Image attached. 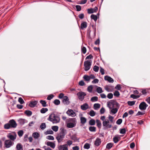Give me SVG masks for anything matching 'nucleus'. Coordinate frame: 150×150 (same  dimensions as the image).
Masks as SVG:
<instances>
[{
    "label": "nucleus",
    "instance_id": "64",
    "mask_svg": "<svg viewBox=\"0 0 150 150\" xmlns=\"http://www.w3.org/2000/svg\"><path fill=\"white\" fill-rule=\"evenodd\" d=\"M67 145H69L70 146L72 144V142L70 140H68L67 142Z\"/></svg>",
    "mask_w": 150,
    "mask_h": 150
},
{
    "label": "nucleus",
    "instance_id": "60",
    "mask_svg": "<svg viewBox=\"0 0 150 150\" xmlns=\"http://www.w3.org/2000/svg\"><path fill=\"white\" fill-rule=\"evenodd\" d=\"M71 139L74 140L75 141H76L77 140V139L76 137L74 135L71 136Z\"/></svg>",
    "mask_w": 150,
    "mask_h": 150
},
{
    "label": "nucleus",
    "instance_id": "31",
    "mask_svg": "<svg viewBox=\"0 0 150 150\" xmlns=\"http://www.w3.org/2000/svg\"><path fill=\"white\" fill-rule=\"evenodd\" d=\"M48 111V109L46 108H42L40 110V112L41 113L44 114Z\"/></svg>",
    "mask_w": 150,
    "mask_h": 150
},
{
    "label": "nucleus",
    "instance_id": "32",
    "mask_svg": "<svg viewBox=\"0 0 150 150\" xmlns=\"http://www.w3.org/2000/svg\"><path fill=\"white\" fill-rule=\"evenodd\" d=\"M83 78L84 80L87 81H89L90 79L89 76L87 75H84L83 76Z\"/></svg>",
    "mask_w": 150,
    "mask_h": 150
},
{
    "label": "nucleus",
    "instance_id": "61",
    "mask_svg": "<svg viewBox=\"0 0 150 150\" xmlns=\"http://www.w3.org/2000/svg\"><path fill=\"white\" fill-rule=\"evenodd\" d=\"M122 119H119L117 121L116 123L117 124L120 125L122 123Z\"/></svg>",
    "mask_w": 150,
    "mask_h": 150
},
{
    "label": "nucleus",
    "instance_id": "28",
    "mask_svg": "<svg viewBox=\"0 0 150 150\" xmlns=\"http://www.w3.org/2000/svg\"><path fill=\"white\" fill-rule=\"evenodd\" d=\"M25 114L27 116L29 117L32 115V112L30 110H26L25 111Z\"/></svg>",
    "mask_w": 150,
    "mask_h": 150
},
{
    "label": "nucleus",
    "instance_id": "63",
    "mask_svg": "<svg viewBox=\"0 0 150 150\" xmlns=\"http://www.w3.org/2000/svg\"><path fill=\"white\" fill-rule=\"evenodd\" d=\"M76 8L77 11H80L81 9V6L80 5H76Z\"/></svg>",
    "mask_w": 150,
    "mask_h": 150
},
{
    "label": "nucleus",
    "instance_id": "18",
    "mask_svg": "<svg viewBox=\"0 0 150 150\" xmlns=\"http://www.w3.org/2000/svg\"><path fill=\"white\" fill-rule=\"evenodd\" d=\"M101 142V139L98 138H97L96 139L95 143L94 145L97 146H98L100 145Z\"/></svg>",
    "mask_w": 150,
    "mask_h": 150
},
{
    "label": "nucleus",
    "instance_id": "14",
    "mask_svg": "<svg viewBox=\"0 0 150 150\" xmlns=\"http://www.w3.org/2000/svg\"><path fill=\"white\" fill-rule=\"evenodd\" d=\"M62 102L64 104L68 105L69 103V101L68 98L67 96H64L62 99Z\"/></svg>",
    "mask_w": 150,
    "mask_h": 150
},
{
    "label": "nucleus",
    "instance_id": "43",
    "mask_svg": "<svg viewBox=\"0 0 150 150\" xmlns=\"http://www.w3.org/2000/svg\"><path fill=\"white\" fill-rule=\"evenodd\" d=\"M135 101H128L127 102L129 106H132L134 105Z\"/></svg>",
    "mask_w": 150,
    "mask_h": 150
},
{
    "label": "nucleus",
    "instance_id": "45",
    "mask_svg": "<svg viewBox=\"0 0 150 150\" xmlns=\"http://www.w3.org/2000/svg\"><path fill=\"white\" fill-rule=\"evenodd\" d=\"M89 115L91 117H93L95 115L96 113L93 110H91L89 112Z\"/></svg>",
    "mask_w": 150,
    "mask_h": 150
},
{
    "label": "nucleus",
    "instance_id": "16",
    "mask_svg": "<svg viewBox=\"0 0 150 150\" xmlns=\"http://www.w3.org/2000/svg\"><path fill=\"white\" fill-rule=\"evenodd\" d=\"M46 144L47 146H50L53 149H54L55 146V144L52 142H47Z\"/></svg>",
    "mask_w": 150,
    "mask_h": 150
},
{
    "label": "nucleus",
    "instance_id": "2",
    "mask_svg": "<svg viewBox=\"0 0 150 150\" xmlns=\"http://www.w3.org/2000/svg\"><path fill=\"white\" fill-rule=\"evenodd\" d=\"M60 118L59 115L54 113H52L50 115L47 120L52 122L53 124L59 123L60 121Z\"/></svg>",
    "mask_w": 150,
    "mask_h": 150
},
{
    "label": "nucleus",
    "instance_id": "48",
    "mask_svg": "<svg viewBox=\"0 0 150 150\" xmlns=\"http://www.w3.org/2000/svg\"><path fill=\"white\" fill-rule=\"evenodd\" d=\"M46 138L48 139L52 140H53L54 139V137L51 135H49L47 136L46 137Z\"/></svg>",
    "mask_w": 150,
    "mask_h": 150
},
{
    "label": "nucleus",
    "instance_id": "12",
    "mask_svg": "<svg viewBox=\"0 0 150 150\" xmlns=\"http://www.w3.org/2000/svg\"><path fill=\"white\" fill-rule=\"evenodd\" d=\"M66 113L68 115L72 117H74L76 115V113L73 110L71 109H69Z\"/></svg>",
    "mask_w": 150,
    "mask_h": 150
},
{
    "label": "nucleus",
    "instance_id": "47",
    "mask_svg": "<svg viewBox=\"0 0 150 150\" xmlns=\"http://www.w3.org/2000/svg\"><path fill=\"white\" fill-rule=\"evenodd\" d=\"M18 136L20 137H21L23 136V130H21L19 131L18 132Z\"/></svg>",
    "mask_w": 150,
    "mask_h": 150
},
{
    "label": "nucleus",
    "instance_id": "62",
    "mask_svg": "<svg viewBox=\"0 0 150 150\" xmlns=\"http://www.w3.org/2000/svg\"><path fill=\"white\" fill-rule=\"evenodd\" d=\"M105 110L103 107L100 110V113L102 114H103L105 112Z\"/></svg>",
    "mask_w": 150,
    "mask_h": 150
},
{
    "label": "nucleus",
    "instance_id": "15",
    "mask_svg": "<svg viewBox=\"0 0 150 150\" xmlns=\"http://www.w3.org/2000/svg\"><path fill=\"white\" fill-rule=\"evenodd\" d=\"M104 79L105 80L108 81L110 83H112L114 82L113 79L110 77L108 76H105Z\"/></svg>",
    "mask_w": 150,
    "mask_h": 150
},
{
    "label": "nucleus",
    "instance_id": "52",
    "mask_svg": "<svg viewBox=\"0 0 150 150\" xmlns=\"http://www.w3.org/2000/svg\"><path fill=\"white\" fill-rule=\"evenodd\" d=\"M88 13L89 14H91L94 13L93 11V8H89L87 9Z\"/></svg>",
    "mask_w": 150,
    "mask_h": 150
},
{
    "label": "nucleus",
    "instance_id": "58",
    "mask_svg": "<svg viewBox=\"0 0 150 150\" xmlns=\"http://www.w3.org/2000/svg\"><path fill=\"white\" fill-rule=\"evenodd\" d=\"M113 97V95L112 93H109L107 95V98L109 99H111Z\"/></svg>",
    "mask_w": 150,
    "mask_h": 150
},
{
    "label": "nucleus",
    "instance_id": "50",
    "mask_svg": "<svg viewBox=\"0 0 150 150\" xmlns=\"http://www.w3.org/2000/svg\"><path fill=\"white\" fill-rule=\"evenodd\" d=\"M99 69V67H98L96 65L94 66L93 69L95 71L97 72L98 71Z\"/></svg>",
    "mask_w": 150,
    "mask_h": 150
},
{
    "label": "nucleus",
    "instance_id": "59",
    "mask_svg": "<svg viewBox=\"0 0 150 150\" xmlns=\"http://www.w3.org/2000/svg\"><path fill=\"white\" fill-rule=\"evenodd\" d=\"M120 133L121 134H124L126 133V129L125 128L121 129Z\"/></svg>",
    "mask_w": 150,
    "mask_h": 150
},
{
    "label": "nucleus",
    "instance_id": "24",
    "mask_svg": "<svg viewBox=\"0 0 150 150\" xmlns=\"http://www.w3.org/2000/svg\"><path fill=\"white\" fill-rule=\"evenodd\" d=\"M32 136L35 139H38L40 136V134L38 132H34Z\"/></svg>",
    "mask_w": 150,
    "mask_h": 150
},
{
    "label": "nucleus",
    "instance_id": "39",
    "mask_svg": "<svg viewBox=\"0 0 150 150\" xmlns=\"http://www.w3.org/2000/svg\"><path fill=\"white\" fill-rule=\"evenodd\" d=\"M89 130L92 132H95L96 131V127H95L91 126L89 127Z\"/></svg>",
    "mask_w": 150,
    "mask_h": 150
},
{
    "label": "nucleus",
    "instance_id": "3",
    "mask_svg": "<svg viewBox=\"0 0 150 150\" xmlns=\"http://www.w3.org/2000/svg\"><path fill=\"white\" fill-rule=\"evenodd\" d=\"M60 130V132L57 134L56 136V139L59 143L62 141L67 133L66 130L63 127L61 128Z\"/></svg>",
    "mask_w": 150,
    "mask_h": 150
},
{
    "label": "nucleus",
    "instance_id": "22",
    "mask_svg": "<svg viewBox=\"0 0 150 150\" xmlns=\"http://www.w3.org/2000/svg\"><path fill=\"white\" fill-rule=\"evenodd\" d=\"M87 26V23L85 22H83L81 25V28L83 30L84 28H86Z\"/></svg>",
    "mask_w": 150,
    "mask_h": 150
},
{
    "label": "nucleus",
    "instance_id": "54",
    "mask_svg": "<svg viewBox=\"0 0 150 150\" xmlns=\"http://www.w3.org/2000/svg\"><path fill=\"white\" fill-rule=\"evenodd\" d=\"M54 96L53 95L51 94L49 95L47 98V99L48 100H50L52 99L54 97Z\"/></svg>",
    "mask_w": 150,
    "mask_h": 150
},
{
    "label": "nucleus",
    "instance_id": "13",
    "mask_svg": "<svg viewBox=\"0 0 150 150\" xmlns=\"http://www.w3.org/2000/svg\"><path fill=\"white\" fill-rule=\"evenodd\" d=\"M58 149L59 150H68V145L67 144L59 146Z\"/></svg>",
    "mask_w": 150,
    "mask_h": 150
},
{
    "label": "nucleus",
    "instance_id": "6",
    "mask_svg": "<svg viewBox=\"0 0 150 150\" xmlns=\"http://www.w3.org/2000/svg\"><path fill=\"white\" fill-rule=\"evenodd\" d=\"M69 122L67 124V127L69 128H72L74 127L76 125V119L75 118H70L69 119Z\"/></svg>",
    "mask_w": 150,
    "mask_h": 150
},
{
    "label": "nucleus",
    "instance_id": "53",
    "mask_svg": "<svg viewBox=\"0 0 150 150\" xmlns=\"http://www.w3.org/2000/svg\"><path fill=\"white\" fill-rule=\"evenodd\" d=\"M145 113V112L138 111L136 114V116L141 115H144Z\"/></svg>",
    "mask_w": 150,
    "mask_h": 150
},
{
    "label": "nucleus",
    "instance_id": "41",
    "mask_svg": "<svg viewBox=\"0 0 150 150\" xmlns=\"http://www.w3.org/2000/svg\"><path fill=\"white\" fill-rule=\"evenodd\" d=\"M110 87L112 88V89H113L114 87L113 86H110L109 87L106 86L105 87V89L108 92H110L111 91Z\"/></svg>",
    "mask_w": 150,
    "mask_h": 150
},
{
    "label": "nucleus",
    "instance_id": "4",
    "mask_svg": "<svg viewBox=\"0 0 150 150\" xmlns=\"http://www.w3.org/2000/svg\"><path fill=\"white\" fill-rule=\"evenodd\" d=\"M17 125V124L15 121L13 119H12L4 125V128L5 129H7L11 128H15Z\"/></svg>",
    "mask_w": 150,
    "mask_h": 150
},
{
    "label": "nucleus",
    "instance_id": "55",
    "mask_svg": "<svg viewBox=\"0 0 150 150\" xmlns=\"http://www.w3.org/2000/svg\"><path fill=\"white\" fill-rule=\"evenodd\" d=\"M114 95L115 96L118 97L120 95V93L118 91H115L114 93Z\"/></svg>",
    "mask_w": 150,
    "mask_h": 150
},
{
    "label": "nucleus",
    "instance_id": "40",
    "mask_svg": "<svg viewBox=\"0 0 150 150\" xmlns=\"http://www.w3.org/2000/svg\"><path fill=\"white\" fill-rule=\"evenodd\" d=\"M89 124L91 125H94L95 124V120L94 119L91 120L89 122Z\"/></svg>",
    "mask_w": 150,
    "mask_h": 150
},
{
    "label": "nucleus",
    "instance_id": "30",
    "mask_svg": "<svg viewBox=\"0 0 150 150\" xmlns=\"http://www.w3.org/2000/svg\"><path fill=\"white\" fill-rule=\"evenodd\" d=\"M100 106V105L99 103H95L93 105L94 108L95 110L99 108Z\"/></svg>",
    "mask_w": 150,
    "mask_h": 150
},
{
    "label": "nucleus",
    "instance_id": "9",
    "mask_svg": "<svg viewBox=\"0 0 150 150\" xmlns=\"http://www.w3.org/2000/svg\"><path fill=\"white\" fill-rule=\"evenodd\" d=\"M92 62L89 60L85 61L84 62V70L85 71H88L91 68V65Z\"/></svg>",
    "mask_w": 150,
    "mask_h": 150
},
{
    "label": "nucleus",
    "instance_id": "19",
    "mask_svg": "<svg viewBox=\"0 0 150 150\" xmlns=\"http://www.w3.org/2000/svg\"><path fill=\"white\" fill-rule=\"evenodd\" d=\"M88 105L87 103H85L81 106V109L83 110H86L88 108Z\"/></svg>",
    "mask_w": 150,
    "mask_h": 150
},
{
    "label": "nucleus",
    "instance_id": "10",
    "mask_svg": "<svg viewBox=\"0 0 150 150\" xmlns=\"http://www.w3.org/2000/svg\"><path fill=\"white\" fill-rule=\"evenodd\" d=\"M77 95L78 96L79 99L81 100H83L84 97L86 95V94L83 92H79L77 93Z\"/></svg>",
    "mask_w": 150,
    "mask_h": 150
},
{
    "label": "nucleus",
    "instance_id": "35",
    "mask_svg": "<svg viewBox=\"0 0 150 150\" xmlns=\"http://www.w3.org/2000/svg\"><path fill=\"white\" fill-rule=\"evenodd\" d=\"M97 88L96 89V91L99 93H100L103 92L102 88L100 87H98L97 86Z\"/></svg>",
    "mask_w": 150,
    "mask_h": 150
},
{
    "label": "nucleus",
    "instance_id": "46",
    "mask_svg": "<svg viewBox=\"0 0 150 150\" xmlns=\"http://www.w3.org/2000/svg\"><path fill=\"white\" fill-rule=\"evenodd\" d=\"M84 148L86 149H88L90 148V145L88 143H86L84 146Z\"/></svg>",
    "mask_w": 150,
    "mask_h": 150
},
{
    "label": "nucleus",
    "instance_id": "29",
    "mask_svg": "<svg viewBox=\"0 0 150 150\" xmlns=\"http://www.w3.org/2000/svg\"><path fill=\"white\" fill-rule=\"evenodd\" d=\"M54 133L53 131L51 129H49L47 130L45 132V134L46 135L50 134H52Z\"/></svg>",
    "mask_w": 150,
    "mask_h": 150
},
{
    "label": "nucleus",
    "instance_id": "27",
    "mask_svg": "<svg viewBox=\"0 0 150 150\" xmlns=\"http://www.w3.org/2000/svg\"><path fill=\"white\" fill-rule=\"evenodd\" d=\"M81 123L82 124H85L86 121V119L84 117H80Z\"/></svg>",
    "mask_w": 150,
    "mask_h": 150
},
{
    "label": "nucleus",
    "instance_id": "21",
    "mask_svg": "<svg viewBox=\"0 0 150 150\" xmlns=\"http://www.w3.org/2000/svg\"><path fill=\"white\" fill-rule=\"evenodd\" d=\"M40 103L41 104L43 107H46L48 106V104L45 100H41L40 101Z\"/></svg>",
    "mask_w": 150,
    "mask_h": 150
},
{
    "label": "nucleus",
    "instance_id": "56",
    "mask_svg": "<svg viewBox=\"0 0 150 150\" xmlns=\"http://www.w3.org/2000/svg\"><path fill=\"white\" fill-rule=\"evenodd\" d=\"M81 52L83 54L86 53V49L85 47H83L81 48Z\"/></svg>",
    "mask_w": 150,
    "mask_h": 150
},
{
    "label": "nucleus",
    "instance_id": "25",
    "mask_svg": "<svg viewBox=\"0 0 150 150\" xmlns=\"http://www.w3.org/2000/svg\"><path fill=\"white\" fill-rule=\"evenodd\" d=\"M96 122L98 127L99 128H100L102 126V124L100 121L99 120H96Z\"/></svg>",
    "mask_w": 150,
    "mask_h": 150
},
{
    "label": "nucleus",
    "instance_id": "37",
    "mask_svg": "<svg viewBox=\"0 0 150 150\" xmlns=\"http://www.w3.org/2000/svg\"><path fill=\"white\" fill-rule=\"evenodd\" d=\"M40 128L42 130L45 129L46 127V125L45 123H42L40 126Z\"/></svg>",
    "mask_w": 150,
    "mask_h": 150
},
{
    "label": "nucleus",
    "instance_id": "49",
    "mask_svg": "<svg viewBox=\"0 0 150 150\" xmlns=\"http://www.w3.org/2000/svg\"><path fill=\"white\" fill-rule=\"evenodd\" d=\"M54 103L55 105H58L60 104V101L59 100L56 99L54 101Z\"/></svg>",
    "mask_w": 150,
    "mask_h": 150
},
{
    "label": "nucleus",
    "instance_id": "7",
    "mask_svg": "<svg viewBox=\"0 0 150 150\" xmlns=\"http://www.w3.org/2000/svg\"><path fill=\"white\" fill-rule=\"evenodd\" d=\"M7 137L9 139H8L13 142L16 138L17 134L16 132H12L11 133H8L7 135Z\"/></svg>",
    "mask_w": 150,
    "mask_h": 150
},
{
    "label": "nucleus",
    "instance_id": "26",
    "mask_svg": "<svg viewBox=\"0 0 150 150\" xmlns=\"http://www.w3.org/2000/svg\"><path fill=\"white\" fill-rule=\"evenodd\" d=\"M17 150H23L22 145L20 143H18L16 145Z\"/></svg>",
    "mask_w": 150,
    "mask_h": 150
},
{
    "label": "nucleus",
    "instance_id": "51",
    "mask_svg": "<svg viewBox=\"0 0 150 150\" xmlns=\"http://www.w3.org/2000/svg\"><path fill=\"white\" fill-rule=\"evenodd\" d=\"M113 141L115 143H116L119 141L118 137H115L113 138Z\"/></svg>",
    "mask_w": 150,
    "mask_h": 150
},
{
    "label": "nucleus",
    "instance_id": "5",
    "mask_svg": "<svg viewBox=\"0 0 150 150\" xmlns=\"http://www.w3.org/2000/svg\"><path fill=\"white\" fill-rule=\"evenodd\" d=\"M107 103L108 107L110 109L117 107L119 108L120 107L119 104L113 100H110L109 102H108Z\"/></svg>",
    "mask_w": 150,
    "mask_h": 150
},
{
    "label": "nucleus",
    "instance_id": "11",
    "mask_svg": "<svg viewBox=\"0 0 150 150\" xmlns=\"http://www.w3.org/2000/svg\"><path fill=\"white\" fill-rule=\"evenodd\" d=\"M148 106L145 102H141L139 104V108L141 110H145L146 109V107Z\"/></svg>",
    "mask_w": 150,
    "mask_h": 150
},
{
    "label": "nucleus",
    "instance_id": "23",
    "mask_svg": "<svg viewBox=\"0 0 150 150\" xmlns=\"http://www.w3.org/2000/svg\"><path fill=\"white\" fill-rule=\"evenodd\" d=\"M37 104V102L34 101L31 102L29 104V106L31 107H34Z\"/></svg>",
    "mask_w": 150,
    "mask_h": 150
},
{
    "label": "nucleus",
    "instance_id": "42",
    "mask_svg": "<svg viewBox=\"0 0 150 150\" xmlns=\"http://www.w3.org/2000/svg\"><path fill=\"white\" fill-rule=\"evenodd\" d=\"M91 32V30L90 29V28H88L87 29V35L88 36L89 38L91 39V34H90Z\"/></svg>",
    "mask_w": 150,
    "mask_h": 150
},
{
    "label": "nucleus",
    "instance_id": "1",
    "mask_svg": "<svg viewBox=\"0 0 150 150\" xmlns=\"http://www.w3.org/2000/svg\"><path fill=\"white\" fill-rule=\"evenodd\" d=\"M108 118L109 119H106L105 121L103 122V129L104 130L110 128L112 127V125L110 123L109 121L111 122L112 123L114 117L112 116L109 115Z\"/></svg>",
    "mask_w": 150,
    "mask_h": 150
},
{
    "label": "nucleus",
    "instance_id": "8",
    "mask_svg": "<svg viewBox=\"0 0 150 150\" xmlns=\"http://www.w3.org/2000/svg\"><path fill=\"white\" fill-rule=\"evenodd\" d=\"M14 144L13 142L9 139H6L4 142V147L8 148L13 146Z\"/></svg>",
    "mask_w": 150,
    "mask_h": 150
},
{
    "label": "nucleus",
    "instance_id": "57",
    "mask_svg": "<svg viewBox=\"0 0 150 150\" xmlns=\"http://www.w3.org/2000/svg\"><path fill=\"white\" fill-rule=\"evenodd\" d=\"M18 101L21 104H23L24 103V101L21 97L18 98Z\"/></svg>",
    "mask_w": 150,
    "mask_h": 150
},
{
    "label": "nucleus",
    "instance_id": "34",
    "mask_svg": "<svg viewBox=\"0 0 150 150\" xmlns=\"http://www.w3.org/2000/svg\"><path fill=\"white\" fill-rule=\"evenodd\" d=\"M59 127L57 126H52L51 128L52 129L54 132H57L58 130Z\"/></svg>",
    "mask_w": 150,
    "mask_h": 150
},
{
    "label": "nucleus",
    "instance_id": "38",
    "mask_svg": "<svg viewBox=\"0 0 150 150\" xmlns=\"http://www.w3.org/2000/svg\"><path fill=\"white\" fill-rule=\"evenodd\" d=\"M91 18L93 19L96 22L97 19V17L96 15L94 14H92L91 16Z\"/></svg>",
    "mask_w": 150,
    "mask_h": 150
},
{
    "label": "nucleus",
    "instance_id": "20",
    "mask_svg": "<svg viewBox=\"0 0 150 150\" xmlns=\"http://www.w3.org/2000/svg\"><path fill=\"white\" fill-rule=\"evenodd\" d=\"M27 121L26 120L23 119H20L18 120L19 123L21 125H23Z\"/></svg>",
    "mask_w": 150,
    "mask_h": 150
},
{
    "label": "nucleus",
    "instance_id": "17",
    "mask_svg": "<svg viewBox=\"0 0 150 150\" xmlns=\"http://www.w3.org/2000/svg\"><path fill=\"white\" fill-rule=\"evenodd\" d=\"M119 108H117V107L110 109L111 110H110V113L111 114H115L117 112Z\"/></svg>",
    "mask_w": 150,
    "mask_h": 150
},
{
    "label": "nucleus",
    "instance_id": "36",
    "mask_svg": "<svg viewBox=\"0 0 150 150\" xmlns=\"http://www.w3.org/2000/svg\"><path fill=\"white\" fill-rule=\"evenodd\" d=\"M113 145V144L112 143H108L106 145V148L109 149L112 147Z\"/></svg>",
    "mask_w": 150,
    "mask_h": 150
},
{
    "label": "nucleus",
    "instance_id": "33",
    "mask_svg": "<svg viewBox=\"0 0 150 150\" xmlns=\"http://www.w3.org/2000/svg\"><path fill=\"white\" fill-rule=\"evenodd\" d=\"M98 99V97L97 96H95L91 98V100L92 102H94L97 101Z\"/></svg>",
    "mask_w": 150,
    "mask_h": 150
},
{
    "label": "nucleus",
    "instance_id": "44",
    "mask_svg": "<svg viewBox=\"0 0 150 150\" xmlns=\"http://www.w3.org/2000/svg\"><path fill=\"white\" fill-rule=\"evenodd\" d=\"M93 89V87L92 85H90L88 86L87 88V90L89 93L92 92Z\"/></svg>",
    "mask_w": 150,
    "mask_h": 150
}]
</instances>
